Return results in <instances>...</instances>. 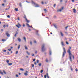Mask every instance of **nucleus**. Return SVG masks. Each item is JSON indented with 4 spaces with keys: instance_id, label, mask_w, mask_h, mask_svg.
<instances>
[{
    "instance_id": "nucleus-5",
    "label": "nucleus",
    "mask_w": 78,
    "mask_h": 78,
    "mask_svg": "<svg viewBox=\"0 0 78 78\" xmlns=\"http://www.w3.org/2000/svg\"><path fill=\"white\" fill-rule=\"evenodd\" d=\"M63 9L64 7H62L60 9H58L57 10V12H61Z\"/></svg>"
},
{
    "instance_id": "nucleus-58",
    "label": "nucleus",
    "mask_w": 78,
    "mask_h": 78,
    "mask_svg": "<svg viewBox=\"0 0 78 78\" xmlns=\"http://www.w3.org/2000/svg\"><path fill=\"white\" fill-rule=\"evenodd\" d=\"M24 19H25L26 20V19H27V18H26V16H25L24 17Z\"/></svg>"
},
{
    "instance_id": "nucleus-63",
    "label": "nucleus",
    "mask_w": 78,
    "mask_h": 78,
    "mask_svg": "<svg viewBox=\"0 0 78 78\" xmlns=\"http://www.w3.org/2000/svg\"><path fill=\"white\" fill-rule=\"evenodd\" d=\"M42 4H44V2H41Z\"/></svg>"
},
{
    "instance_id": "nucleus-50",
    "label": "nucleus",
    "mask_w": 78,
    "mask_h": 78,
    "mask_svg": "<svg viewBox=\"0 0 78 78\" xmlns=\"http://www.w3.org/2000/svg\"><path fill=\"white\" fill-rule=\"evenodd\" d=\"M5 27H6V26L5 25H4L3 27L4 28H5Z\"/></svg>"
},
{
    "instance_id": "nucleus-6",
    "label": "nucleus",
    "mask_w": 78,
    "mask_h": 78,
    "mask_svg": "<svg viewBox=\"0 0 78 78\" xmlns=\"http://www.w3.org/2000/svg\"><path fill=\"white\" fill-rule=\"evenodd\" d=\"M6 34L7 37H9L10 35L9 34L8 32L7 31L6 32Z\"/></svg>"
},
{
    "instance_id": "nucleus-52",
    "label": "nucleus",
    "mask_w": 78,
    "mask_h": 78,
    "mask_svg": "<svg viewBox=\"0 0 78 78\" xmlns=\"http://www.w3.org/2000/svg\"><path fill=\"white\" fill-rule=\"evenodd\" d=\"M70 68L72 71L73 70V69L72 68V67L70 66Z\"/></svg>"
},
{
    "instance_id": "nucleus-23",
    "label": "nucleus",
    "mask_w": 78,
    "mask_h": 78,
    "mask_svg": "<svg viewBox=\"0 0 78 78\" xmlns=\"http://www.w3.org/2000/svg\"><path fill=\"white\" fill-rule=\"evenodd\" d=\"M24 75L25 76H27V75H28V74L25 73H24Z\"/></svg>"
},
{
    "instance_id": "nucleus-46",
    "label": "nucleus",
    "mask_w": 78,
    "mask_h": 78,
    "mask_svg": "<svg viewBox=\"0 0 78 78\" xmlns=\"http://www.w3.org/2000/svg\"><path fill=\"white\" fill-rule=\"evenodd\" d=\"M8 50H9V51H11V49H8Z\"/></svg>"
},
{
    "instance_id": "nucleus-29",
    "label": "nucleus",
    "mask_w": 78,
    "mask_h": 78,
    "mask_svg": "<svg viewBox=\"0 0 78 78\" xmlns=\"http://www.w3.org/2000/svg\"><path fill=\"white\" fill-rule=\"evenodd\" d=\"M44 11H45V12H47V10L46 9H44Z\"/></svg>"
},
{
    "instance_id": "nucleus-62",
    "label": "nucleus",
    "mask_w": 78,
    "mask_h": 78,
    "mask_svg": "<svg viewBox=\"0 0 78 78\" xmlns=\"http://www.w3.org/2000/svg\"><path fill=\"white\" fill-rule=\"evenodd\" d=\"M60 2H62V0H60Z\"/></svg>"
},
{
    "instance_id": "nucleus-22",
    "label": "nucleus",
    "mask_w": 78,
    "mask_h": 78,
    "mask_svg": "<svg viewBox=\"0 0 78 78\" xmlns=\"http://www.w3.org/2000/svg\"><path fill=\"white\" fill-rule=\"evenodd\" d=\"M49 54H50V55H51V51H49Z\"/></svg>"
},
{
    "instance_id": "nucleus-51",
    "label": "nucleus",
    "mask_w": 78,
    "mask_h": 78,
    "mask_svg": "<svg viewBox=\"0 0 78 78\" xmlns=\"http://www.w3.org/2000/svg\"><path fill=\"white\" fill-rule=\"evenodd\" d=\"M36 60V59L34 58L33 60V61H34H34Z\"/></svg>"
},
{
    "instance_id": "nucleus-59",
    "label": "nucleus",
    "mask_w": 78,
    "mask_h": 78,
    "mask_svg": "<svg viewBox=\"0 0 78 78\" xmlns=\"http://www.w3.org/2000/svg\"><path fill=\"white\" fill-rule=\"evenodd\" d=\"M2 6H5V4H2Z\"/></svg>"
},
{
    "instance_id": "nucleus-41",
    "label": "nucleus",
    "mask_w": 78,
    "mask_h": 78,
    "mask_svg": "<svg viewBox=\"0 0 78 78\" xmlns=\"http://www.w3.org/2000/svg\"><path fill=\"white\" fill-rule=\"evenodd\" d=\"M44 78H47V75H45L44 76Z\"/></svg>"
},
{
    "instance_id": "nucleus-44",
    "label": "nucleus",
    "mask_w": 78,
    "mask_h": 78,
    "mask_svg": "<svg viewBox=\"0 0 78 78\" xmlns=\"http://www.w3.org/2000/svg\"><path fill=\"white\" fill-rule=\"evenodd\" d=\"M16 77H19V75L17 74L16 75Z\"/></svg>"
},
{
    "instance_id": "nucleus-27",
    "label": "nucleus",
    "mask_w": 78,
    "mask_h": 78,
    "mask_svg": "<svg viewBox=\"0 0 78 78\" xmlns=\"http://www.w3.org/2000/svg\"><path fill=\"white\" fill-rule=\"evenodd\" d=\"M19 6H20V7H21L22 6V4H21V3H20V4H19Z\"/></svg>"
},
{
    "instance_id": "nucleus-26",
    "label": "nucleus",
    "mask_w": 78,
    "mask_h": 78,
    "mask_svg": "<svg viewBox=\"0 0 78 78\" xmlns=\"http://www.w3.org/2000/svg\"><path fill=\"white\" fill-rule=\"evenodd\" d=\"M46 62H48V59H46Z\"/></svg>"
},
{
    "instance_id": "nucleus-64",
    "label": "nucleus",
    "mask_w": 78,
    "mask_h": 78,
    "mask_svg": "<svg viewBox=\"0 0 78 78\" xmlns=\"http://www.w3.org/2000/svg\"><path fill=\"white\" fill-rule=\"evenodd\" d=\"M32 56H34V54H33L32 55Z\"/></svg>"
},
{
    "instance_id": "nucleus-55",
    "label": "nucleus",
    "mask_w": 78,
    "mask_h": 78,
    "mask_svg": "<svg viewBox=\"0 0 78 78\" xmlns=\"http://www.w3.org/2000/svg\"><path fill=\"white\" fill-rule=\"evenodd\" d=\"M72 2H75V0H72Z\"/></svg>"
},
{
    "instance_id": "nucleus-10",
    "label": "nucleus",
    "mask_w": 78,
    "mask_h": 78,
    "mask_svg": "<svg viewBox=\"0 0 78 78\" xmlns=\"http://www.w3.org/2000/svg\"><path fill=\"white\" fill-rule=\"evenodd\" d=\"M26 25L27 26V27H32V26H30V25H29V24L27 23H26Z\"/></svg>"
},
{
    "instance_id": "nucleus-47",
    "label": "nucleus",
    "mask_w": 78,
    "mask_h": 78,
    "mask_svg": "<svg viewBox=\"0 0 78 78\" xmlns=\"http://www.w3.org/2000/svg\"><path fill=\"white\" fill-rule=\"evenodd\" d=\"M23 27H25V25L24 24H23Z\"/></svg>"
},
{
    "instance_id": "nucleus-2",
    "label": "nucleus",
    "mask_w": 78,
    "mask_h": 78,
    "mask_svg": "<svg viewBox=\"0 0 78 78\" xmlns=\"http://www.w3.org/2000/svg\"><path fill=\"white\" fill-rule=\"evenodd\" d=\"M41 50L42 51H45L46 50V49L45 48V44H43L42 45V48H41Z\"/></svg>"
},
{
    "instance_id": "nucleus-24",
    "label": "nucleus",
    "mask_w": 78,
    "mask_h": 78,
    "mask_svg": "<svg viewBox=\"0 0 78 78\" xmlns=\"http://www.w3.org/2000/svg\"><path fill=\"white\" fill-rule=\"evenodd\" d=\"M15 11H18V9H17V8H15Z\"/></svg>"
},
{
    "instance_id": "nucleus-48",
    "label": "nucleus",
    "mask_w": 78,
    "mask_h": 78,
    "mask_svg": "<svg viewBox=\"0 0 78 78\" xmlns=\"http://www.w3.org/2000/svg\"><path fill=\"white\" fill-rule=\"evenodd\" d=\"M7 17H8V18H10V16L9 15L7 16Z\"/></svg>"
},
{
    "instance_id": "nucleus-28",
    "label": "nucleus",
    "mask_w": 78,
    "mask_h": 78,
    "mask_svg": "<svg viewBox=\"0 0 78 78\" xmlns=\"http://www.w3.org/2000/svg\"><path fill=\"white\" fill-rule=\"evenodd\" d=\"M68 27H69V26H68L66 27H65V28L66 30H67V28H68Z\"/></svg>"
},
{
    "instance_id": "nucleus-57",
    "label": "nucleus",
    "mask_w": 78,
    "mask_h": 78,
    "mask_svg": "<svg viewBox=\"0 0 78 78\" xmlns=\"http://www.w3.org/2000/svg\"><path fill=\"white\" fill-rule=\"evenodd\" d=\"M30 44L31 45H32V42L30 41Z\"/></svg>"
},
{
    "instance_id": "nucleus-3",
    "label": "nucleus",
    "mask_w": 78,
    "mask_h": 78,
    "mask_svg": "<svg viewBox=\"0 0 78 78\" xmlns=\"http://www.w3.org/2000/svg\"><path fill=\"white\" fill-rule=\"evenodd\" d=\"M31 2H32V4H34V5H35V7H39V5L38 4H37L36 3H35L34 2H33V1H32Z\"/></svg>"
},
{
    "instance_id": "nucleus-17",
    "label": "nucleus",
    "mask_w": 78,
    "mask_h": 78,
    "mask_svg": "<svg viewBox=\"0 0 78 78\" xmlns=\"http://www.w3.org/2000/svg\"><path fill=\"white\" fill-rule=\"evenodd\" d=\"M24 47H25V49H26V50H28V48H27V46L25 45Z\"/></svg>"
},
{
    "instance_id": "nucleus-37",
    "label": "nucleus",
    "mask_w": 78,
    "mask_h": 78,
    "mask_svg": "<svg viewBox=\"0 0 78 78\" xmlns=\"http://www.w3.org/2000/svg\"><path fill=\"white\" fill-rule=\"evenodd\" d=\"M43 72V70H41V73H42Z\"/></svg>"
},
{
    "instance_id": "nucleus-36",
    "label": "nucleus",
    "mask_w": 78,
    "mask_h": 78,
    "mask_svg": "<svg viewBox=\"0 0 78 78\" xmlns=\"http://www.w3.org/2000/svg\"><path fill=\"white\" fill-rule=\"evenodd\" d=\"M41 65H42V64H41V63H39V66H41Z\"/></svg>"
},
{
    "instance_id": "nucleus-21",
    "label": "nucleus",
    "mask_w": 78,
    "mask_h": 78,
    "mask_svg": "<svg viewBox=\"0 0 78 78\" xmlns=\"http://www.w3.org/2000/svg\"><path fill=\"white\" fill-rule=\"evenodd\" d=\"M46 75H47V76L48 77V78H50L49 77V76H48V73H47Z\"/></svg>"
},
{
    "instance_id": "nucleus-13",
    "label": "nucleus",
    "mask_w": 78,
    "mask_h": 78,
    "mask_svg": "<svg viewBox=\"0 0 78 78\" xmlns=\"http://www.w3.org/2000/svg\"><path fill=\"white\" fill-rule=\"evenodd\" d=\"M2 41H3V42H5V41H6V40L5 39H2Z\"/></svg>"
},
{
    "instance_id": "nucleus-33",
    "label": "nucleus",
    "mask_w": 78,
    "mask_h": 78,
    "mask_svg": "<svg viewBox=\"0 0 78 78\" xmlns=\"http://www.w3.org/2000/svg\"><path fill=\"white\" fill-rule=\"evenodd\" d=\"M54 27H55V28H57V27H56V25H54Z\"/></svg>"
},
{
    "instance_id": "nucleus-42",
    "label": "nucleus",
    "mask_w": 78,
    "mask_h": 78,
    "mask_svg": "<svg viewBox=\"0 0 78 78\" xmlns=\"http://www.w3.org/2000/svg\"><path fill=\"white\" fill-rule=\"evenodd\" d=\"M66 44H67V45H69V43H68L67 41H66Z\"/></svg>"
},
{
    "instance_id": "nucleus-54",
    "label": "nucleus",
    "mask_w": 78,
    "mask_h": 78,
    "mask_svg": "<svg viewBox=\"0 0 78 78\" xmlns=\"http://www.w3.org/2000/svg\"><path fill=\"white\" fill-rule=\"evenodd\" d=\"M3 51H4V52H6V50H3Z\"/></svg>"
},
{
    "instance_id": "nucleus-53",
    "label": "nucleus",
    "mask_w": 78,
    "mask_h": 78,
    "mask_svg": "<svg viewBox=\"0 0 78 78\" xmlns=\"http://www.w3.org/2000/svg\"><path fill=\"white\" fill-rule=\"evenodd\" d=\"M34 43H36V42H37L36 41H34Z\"/></svg>"
},
{
    "instance_id": "nucleus-40",
    "label": "nucleus",
    "mask_w": 78,
    "mask_h": 78,
    "mask_svg": "<svg viewBox=\"0 0 78 78\" xmlns=\"http://www.w3.org/2000/svg\"><path fill=\"white\" fill-rule=\"evenodd\" d=\"M18 51H16V55H17V54H18Z\"/></svg>"
},
{
    "instance_id": "nucleus-7",
    "label": "nucleus",
    "mask_w": 78,
    "mask_h": 78,
    "mask_svg": "<svg viewBox=\"0 0 78 78\" xmlns=\"http://www.w3.org/2000/svg\"><path fill=\"white\" fill-rule=\"evenodd\" d=\"M16 26L17 27V28H20L21 27V25L19 23H18L17 25H16Z\"/></svg>"
},
{
    "instance_id": "nucleus-25",
    "label": "nucleus",
    "mask_w": 78,
    "mask_h": 78,
    "mask_svg": "<svg viewBox=\"0 0 78 78\" xmlns=\"http://www.w3.org/2000/svg\"><path fill=\"white\" fill-rule=\"evenodd\" d=\"M20 48V45H19L18 48V49H19Z\"/></svg>"
},
{
    "instance_id": "nucleus-9",
    "label": "nucleus",
    "mask_w": 78,
    "mask_h": 78,
    "mask_svg": "<svg viewBox=\"0 0 78 78\" xmlns=\"http://www.w3.org/2000/svg\"><path fill=\"white\" fill-rule=\"evenodd\" d=\"M16 33L14 35L15 37H16V36H17V34H18V32L17 31H16Z\"/></svg>"
},
{
    "instance_id": "nucleus-16",
    "label": "nucleus",
    "mask_w": 78,
    "mask_h": 78,
    "mask_svg": "<svg viewBox=\"0 0 78 78\" xmlns=\"http://www.w3.org/2000/svg\"><path fill=\"white\" fill-rule=\"evenodd\" d=\"M23 39L25 42H27V41L26 40V38L25 37H23Z\"/></svg>"
},
{
    "instance_id": "nucleus-49",
    "label": "nucleus",
    "mask_w": 78,
    "mask_h": 78,
    "mask_svg": "<svg viewBox=\"0 0 78 78\" xmlns=\"http://www.w3.org/2000/svg\"><path fill=\"white\" fill-rule=\"evenodd\" d=\"M54 18H56V16H54Z\"/></svg>"
},
{
    "instance_id": "nucleus-15",
    "label": "nucleus",
    "mask_w": 78,
    "mask_h": 78,
    "mask_svg": "<svg viewBox=\"0 0 78 78\" xmlns=\"http://www.w3.org/2000/svg\"><path fill=\"white\" fill-rule=\"evenodd\" d=\"M73 12H76V9H73Z\"/></svg>"
},
{
    "instance_id": "nucleus-56",
    "label": "nucleus",
    "mask_w": 78,
    "mask_h": 78,
    "mask_svg": "<svg viewBox=\"0 0 78 78\" xmlns=\"http://www.w3.org/2000/svg\"><path fill=\"white\" fill-rule=\"evenodd\" d=\"M37 51H35V54H37Z\"/></svg>"
},
{
    "instance_id": "nucleus-60",
    "label": "nucleus",
    "mask_w": 78,
    "mask_h": 78,
    "mask_svg": "<svg viewBox=\"0 0 78 78\" xmlns=\"http://www.w3.org/2000/svg\"><path fill=\"white\" fill-rule=\"evenodd\" d=\"M18 20H20V19H19V17L18 18Z\"/></svg>"
},
{
    "instance_id": "nucleus-31",
    "label": "nucleus",
    "mask_w": 78,
    "mask_h": 78,
    "mask_svg": "<svg viewBox=\"0 0 78 78\" xmlns=\"http://www.w3.org/2000/svg\"><path fill=\"white\" fill-rule=\"evenodd\" d=\"M34 64H32V67H34Z\"/></svg>"
},
{
    "instance_id": "nucleus-30",
    "label": "nucleus",
    "mask_w": 78,
    "mask_h": 78,
    "mask_svg": "<svg viewBox=\"0 0 78 78\" xmlns=\"http://www.w3.org/2000/svg\"><path fill=\"white\" fill-rule=\"evenodd\" d=\"M8 64L9 66H11L12 64V63H8Z\"/></svg>"
},
{
    "instance_id": "nucleus-19",
    "label": "nucleus",
    "mask_w": 78,
    "mask_h": 78,
    "mask_svg": "<svg viewBox=\"0 0 78 78\" xmlns=\"http://www.w3.org/2000/svg\"><path fill=\"white\" fill-rule=\"evenodd\" d=\"M3 72L4 74H6V72H5V70H3Z\"/></svg>"
},
{
    "instance_id": "nucleus-4",
    "label": "nucleus",
    "mask_w": 78,
    "mask_h": 78,
    "mask_svg": "<svg viewBox=\"0 0 78 78\" xmlns=\"http://www.w3.org/2000/svg\"><path fill=\"white\" fill-rule=\"evenodd\" d=\"M63 50L64 51L63 52V55H62V57H64V55H65V54H66V49L64 47L63 48Z\"/></svg>"
},
{
    "instance_id": "nucleus-35",
    "label": "nucleus",
    "mask_w": 78,
    "mask_h": 78,
    "mask_svg": "<svg viewBox=\"0 0 78 78\" xmlns=\"http://www.w3.org/2000/svg\"><path fill=\"white\" fill-rule=\"evenodd\" d=\"M3 2L4 3H6V0H4Z\"/></svg>"
},
{
    "instance_id": "nucleus-14",
    "label": "nucleus",
    "mask_w": 78,
    "mask_h": 78,
    "mask_svg": "<svg viewBox=\"0 0 78 78\" xmlns=\"http://www.w3.org/2000/svg\"><path fill=\"white\" fill-rule=\"evenodd\" d=\"M0 74H1V75H3V72H1V70H0Z\"/></svg>"
},
{
    "instance_id": "nucleus-32",
    "label": "nucleus",
    "mask_w": 78,
    "mask_h": 78,
    "mask_svg": "<svg viewBox=\"0 0 78 78\" xmlns=\"http://www.w3.org/2000/svg\"><path fill=\"white\" fill-rule=\"evenodd\" d=\"M7 63H8V64H9V60H7L6 61Z\"/></svg>"
},
{
    "instance_id": "nucleus-18",
    "label": "nucleus",
    "mask_w": 78,
    "mask_h": 78,
    "mask_svg": "<svg viewBox=\"0 0 78 78\" xmlns=\"http://www.w3.org/2000/svg\"><path fill=\"white\" fill-rule=\"evenodd\" d=\"M26 53H27L28 55H30V53L29 52H28V51H27L26 52Z\"/></svg>"
},
{
    "instance_id": "nucleus-34",
    "label": "nucleus",
    "mask_w": 78,
    "mask_h": 78,
    "mask_svg": "<svg viewBox=\"0 0 78 78\" xmlns=\"http://www.w3.org/2000/svg\"><path fill=\"white\" fill-rule=\"evenodd\" d=\"M20 70L22 71H23V69H20Z\"/></svg>"
},
{
    "instance_id": "nucleus-8",
    "label": "nucleus",
    "mask_w": 78,
    "mask_h": 78,
    "mask_svg": "<svg viewBox=\"0 0 78 78\" xmlns=\"http://www.w3.org/2000/svg\"><path fill=\"white\" fill-rule=\"evenodd\" d=\"M61 44L62 46H65V45H64V42H63V41H62L61 42Z\"/></svg>"
},
{
    "instance_id": "nucleus-45",
    "label": "nucleus",
    "mask_w": 78,
    "mask_h": 78,
    "mask_svg": "<svg viewBox=\"0 0 78 78\" xmlns=\"http://www.w3.org/2000/svg\"><path fill=\"white\" fill-rule=\"evenodd\" d=\"M39 61V60H37V63H38Z\"/></svg>"
},
{
    "instance_id": "nucleus-12",
    "label": "nucleus",
    "mask_w": 78,
    "mask_h": 78,
    "mask_svg": "<svg viewBox=\"0 0 78 78\" xmlns=\"http://www.w3.org/2000/svg\"><path fill=\"white\" fill-rule=\"evenodd\" d=\"M18 41H19V42H20L21 41V39H20V38H18Z\"/></svg>"
},
{
    "instance_id": "nucleus-38",
    "label": "nucleus",
    "mask_w": 78,
    "mask_h": 78,
    "mask_svg": "<svg viewBox=\"0 0 78 78\" xmlns=\"http://www.w3.org/2000/svg\"><path fill=\"white\" fill-rule=\"evenodd\" d=\"M72 56H73V59H75V58H74V55H72Z\"/></svg>"
},
{
    "instance_id": "nucleus-43",
    "label": "nucleus",
    "mask_w": 78,
    "mask_h": 78,
    "mask_svg": "<svg viewBox=\"0 0 78 78\" xmlns=\"http://www.w3.org/2000/svg\"><path fill=\"white\" fill-rule=\"evenodd\" d=\"M53 6H54V8H55V6H56V4H54Z\"/></svg>"
},
{
    "instance_id": "nucleus-11",
    "label": "nucleus",
    "mask_w": 78,
    "mask_h": 78,
    "mask_svg": "<svg viewBox=\"0 0 78 78\" xmlns=\"http://www.w3.org/2000/svg\"><path fill=\"white\" fill-rule=\"evenodd\" d=\"M60 33L61 36H62V37H63V36H64V34H63L62 32H61V31H60Z\"/></svg>"
},
{
    "instance_id": "nucleus-61",
    "label": "nucleus",
    "mask_w": 78,
    "mask_h": 78,
    "mask_svg": "<svg viewBox=\"0 0 78 78\" xmlns=\"http://www.w3.org/2000/svg\"><path fill=\"white\" fill-rule=\"evenodd\" d=\"M60 70H61V71H62V69H60Z\"/></svg>"
},
{
    "instance_id": "nucleus-39",
    "label": "nucleus",
    "mask_w": 78,
    "mask_h": 78,
    "mask_svg": "<svg viewBox=\"0 0 78 78\" xmlns=\"http://www.w3.org/2000/svg\"><path fill=\"white\" fill-rule=\"evenodd\" d=\"M37 32V35H39V34H38V33H37V32H38V31L37 30L36 31Z\"/></svg>"
},
{
    "instance_id": "nucleus-1",
    "label": "nucleus",
    "mask_w": 78,
    "mask_h": 78,
    "mask_svg": "<svg viewBox=\"0 0 78 78\" xmlns=\"http://www.w3.org/2000/svg\"><path fill=\"white\" fill-rule=\"evenodd\" d=\"M67 52L69 54V59L70 61L71 62H72V55L70 52V49H68V50L67 51Z\"/></svg>"
},
{
    "instance_id": "nucleus-20",
    "label": "nucleus",
    "mask_w": 78,
    "mask_h": 78,
    "mask_svg": "<svg viewBox=\"0 0 78 78\" xmlns=\"http://www.w3.org/2000/svg\"><path fill=\"white\" fill-rule=\"evenodd\" d=\"M26 20L27 22V23H29V20H28L27 19H26Z\"/></svg>"
}]
</instances>
